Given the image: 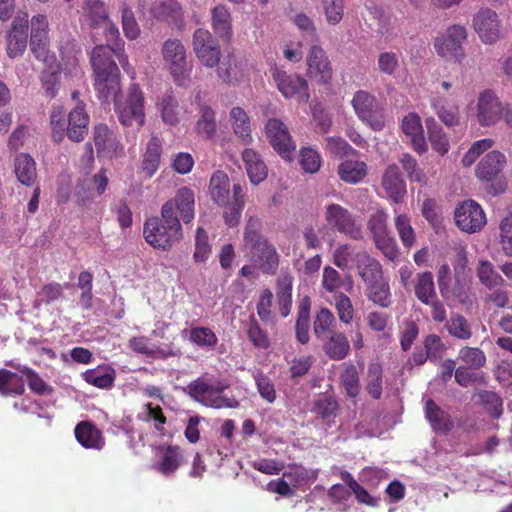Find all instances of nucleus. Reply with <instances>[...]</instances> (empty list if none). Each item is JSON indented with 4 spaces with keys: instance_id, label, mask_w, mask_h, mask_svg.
<instances>
[{
    "instance_id": "9",
    "label": "nucleus",
    "mask_w": 512,
    "mask_h": 512,
    "mask_svg": "<svg viewBox=\"0 0 512 512\" xmlns=\"http://www.w3.org/2000/svg\"><path fill=\"white\" fill-rule=\"evenodd\" d=\"M466 39V28L462 25H452L437 35L434 40V49L446 60L461 62L464 58L463 44Z\"/></svg>"
},
{
    "instance_id": "22",
    "label": "nucleus",
    "mask_w": 512,
    "mask_h": 512,
    "mask_svg": "<svg viewBox=\"0 0 512 512\" xmlns=\"http://www.w3.org/2000/svg\"><path fill=\"white\" fill-rule=\"evenodd\" d=\"M307 75L319 84L329 83L332 79V67L325 51L318 45H313L306 57Z\"/></svg>"
},
{
    "instance_id": "26",
    "label": "nucleus",
    "mask_w": 512,
    "mask_h": 512,
    "mask_svg": "<svg viewBox=\"0 0 512 512\" xmlns=\"http://www.w3.org/2000/svg\"><path fill=\"white\" fill-rule=\"evenodd\" d=\"M108 183L109 179L104 169L93 175L90 188H87L84 182H79L75 188L77 202L82 206L91 203L95 196H101L106 191Z\"/></svg>"
},
{
    "instance_id": "58",
    "label": "nucleus",
    "mask_w": 512,
    "mask_h": 512,
    "mask_svg": "<svg viewBox=\"0 0 512 512\" xmlns=\"http://www.w3.org/2000/svg\"><path fill=\"white\" fill-rule=\"evenodd\" d=\"M341 479L348 485V487L353 491L357 500L360 503L375 506L377 504V499L373 498L368 491L363 488L347 471H342L340 473Z\"/></svg>"
},
{
    "instance_id": "10",
    "label": "nucleus",
    "mask_w": 512,
    "mask_h": 512,
    "mask_svg": "<svg viewBox=\"0 0 512 512\" xmlns=\"http://www.w3.org/2000/svg\"><path fill=\"white\" fill-rule=\"evenodd\" d=\"M270 73L277 89L286 99L294 98L298 103L308 102V83L303 77L288 74L277 65L271 66Z\"/></svg>"
},
{
    "instance_id": "51",
    "label": "nucleus",
    "mask_w": 512,
    "mask_h": 512,
    "mask_svg": "<svg viewBox=\"0 0 512 512\" xmlns=\"http://www.w3.org/2000/svg\"><path fill=\"white\" fill-rule=\"evenodd\" d=\"M24 390V380L21 376L5 369L0 370V393L2 395H20Z\"/></svg>"
},
{
    "instance_id": "8",
    "label": "nucleus",
    "mask_w": 512,
    "mask_h": 512,
    "mask_svg": "<svg viewBox=\"0 0 512 512\" xmlns=\"http://www.w3.org/2000/svg\"><path fill=\"white\" fill-rule=\"evenodd\" d=\"M507 158L499 150L487 152L475 167V177L485 186L487 192L493 196L504 191L502 186L495 185V181L503 172Z\"/></svg>"
},
{
    "instance_id": "11",
    "label": "nucleus",
    "mask_w": 512,
    "mask_h": 512,
    "mask_svg": "<svg viewBox=\"0 0 512 512\" xmlns=\"http://www.w3.org/2000/svg\"><path fill=\"white\" fill-rule=\"evenodd\" d=\"M115 103L119 120L124 126L141 127L144 124V96L137 84H131L124 102Z\"/></svg>"
},
{
    "instance_id": "33",
    "label": "nucleus",
    "mask_w": 512,
    "mask_h": 512,
    "mask_svg": "<svg viewBox=\"0 0 512 512\" xmlns=\"http://www.w3.org/2000/svg\"><path fill=\"white\" fill-rule=\"evenodd\" d=\"M94 143L99 154L111 157L122 151V146L117 141L114 133L104 124L95 127Z\"/></svg>"
},
{
    "instance_id": "47",
    "label": "nucleus",
    "mask_w": 512,
    "mask_h": 512,
    "mask_svg": "<svg viewBox=\"0 0 512 512\" xmlns=\"http://www.w3.org/2000/svg\"><path fill=\"white\" fill-rule=\"evenodd\" d=\"M129 347L136 353L151 358H167L174 355L172 351H166L153 345L149 338L138 336L129 340Z\"/></svg>"
},
{
    "instance_id": "4",
    "label": "nucleus",
    "mask_w": 512,
    "mask_h": 512,
    "mask_svg": "<svg viewBox=\"0 0 512 512\" xmlns=\"http://www.w3.org/2000/svg\"><path fill=\"white\" fill-rule=\"evenodd\" d=\"M163 66L177 86H187L193 69L184 44L179 39H168L162 44Z\"/></svg>"
},
{
    "instance_id": "39",
    "label": "nucleus",
    "mask_w": 512,
    "mask_h": 512,
    "mask_svg": "<svg viewBox=\"0 0 512 512\" xmlns=\"http://www.w3.org/2000/svg\"><path fill=\"white\" fill-rule=\"evenodd\" d=\"M184 461V455L179 447L168 446L162 450V455L156 469L165 476L172 475Z\"/></svg>"
},
{
    "instance_id": "34",
    "label": "nucleus",
    "mask_w": 512,
    "mask_h": 512,
    "mask_svg": "<svg viewBox=\"0 0 512 512\" xmlns=\"http://www.w3.org/2000/svg\"><path fill=\"white\" fill-rule=\"evenodd\" d=\"M75 437L77 441L87 449L103 448L105 442L101 431L92 423L83 421L75 427Z\"/></svg>"
},
{
    "instance_id": "42",
    "label": "nucleus",
    "mask_w": 512,
    "mask_h": 512,
    "mask_svg": "<svg viewBox=\"0 0 512 512\" xmlns=\"http://www.w3.org/2000/svg\"><path fill=\"white\" fill-rule=\"evenodd\" d=\"M394 226L403 246L406 248L413 247L416 243V232L412 227L410 217L407 214L401 213L395 209Z\"/></svg>"
},
{
    "instance_id": "1",
    "label": "nucleus",
    "mask_w": 512,
    "mask_h": 512,
    "mask_svg": "<svg viewBox=\"0 0 512 512\" xmlns=\"http://www.w3.org/2000/svg\"><path fill=\"white\" fill-rule=\"evenodd\" d=\"M30 30V47L34 56L46 65L42 81L46 93L54 97L57 90V83L61 73V67L56 63V58L49 52V23L43 14L32 17Z\"/></svg>"
},
{
    "instance_id": "29",
    "label": "nucleus",
    "mask_w": 512,
    "mask_h": 512,
    "mask_svg": "<svg viewBox=\"0 0 512 512\" xmlns=\"http://www.w3.org/2000/svg\"><path fill=\"white\" fill-rule=\"evenodd\" d=\"M232 200L227 204H220L224 208L223 218L225 223L230 227L238 225L242 210L246 201V194L241 184H234L232 188Z\"/></svg>"
},
{
    "instance_id": "50",
    "label": "nucleus",
    "mask_w": 512,
    "mask_h": 512,
    "mask_svg": "<svg viewBox=\"0 0 512 512\" xmlns=\"http://www.w3.org/2000/svg\"><path fill=\"white\" fill-rule=\"evenodd\" d=\"M498 245L501 252L512 257V211L507 212L498 223Z\"/></svg>"
},
{
    "instance_id": "3",
    "label": "nucleus",
    "mask_w": 512,
    "mask_h": 512,
    "mask_svg": "<svg viewBox=\"0 0 512 512\" xmlns=\"http://www.w3.org/2000/svg\"><path fill=\"white\" fill-rule=\"evenodd\" d=\"M64 116L65 112L62 107L58 106L53 108L50 116L53 140L61 142L65 137V133L72 141L80 142L84 140L88 132L89 122L88 115L84 111V108L78 105L69 113L67 127Z\"/></svg>"
},
{
    "instance_id": "27",
    "label": "nucleus",
    "mask_w": 512,
    "mask_h": 512,
    "mask_svg": "<svg viewBox=\"0 0 512 512\" xmlns=\"http://www.w3.org/2000/svg\"><path fill=\"white\" fill-rule=\"evenodd\" d=\"M217 76L224 83L236 84L246 76V62L234 54H228L217 66Z\"/></svg>"
},
{
    "instance_id": "55",
    "label": "nucleus",
    "mask_w": 512,
    "mask_h": 512,
    "mask_svg": "<svg viewBox=\"0 0 512 512\" xmlns=\"http://www.w3.org/2000/svg\"><path fill=\"white\" fill-rule=\"evenodd\" d=\"M212 253V246L204 228L198 227L195 236V250L193 259L197 263L206 262Z\"/></svg>"
},
{
    "instance_id": "14",
    "label": "nucleus",
    "mask_w": 512,
    "mask_h": 512,
    "mask_svg": "<svg viewBox=\"0 0 512 512\" xmlns=\"http://www.w3.org/2000/svg\"><path fill=\"white\" fill-rule=\"evenodd\" d=\"M456 226L463 232L473 234L480 232L487 224V217L482 206L469 199L457 205L454 211Z\"/></svg>"
},
{
    "instance_id": "28",
    "label": "nucleus",
    "mask_w": 512,
    "mask_h": 512,
    "mask_svg": "<svg viewBox=\"0 0 512 512\" xmlns=\"http://www.w3.org/2000/svg\"><path fill=\"white\" fill-rule=\"evenodd\" d=\"M229 124L242 144L249 145L253 142L251 119L242 107L235 106L230 110Z\"/></svg>"
},
{
    "instance_id": "49",
    "label": "nucleus",
    "mask_w": 512,
    "mask_h": 512,
    "mask_svg": "<svg viewBox=\"0 0 512 512\" xmlns=\"http://www.w3.org/2000/svg\"><path fill=\"white\" fill-rule=\"evenodd\" d=\"M425 412L426 417L434 430L445 432L450 430L452 427V422L448 413L441 410L433 400H427Z\"/></svg>"
},
{
    "instance_id": "43",
    "label": "nucleus",
    "mask_w": 512,
    "mask_h": 512,
    "mask_svg": "<svg viewBox=\"0 0 512 512\" xmlns=\"http://www.w3.org/2000/svg\"><path fill=\"white\" fill-rule=\"evenodd\" d=\"M323 348L329 358L333 360H342L348 355L350 351V344L343 333L334 332L324 343Z\"/></svg>"
},
{
    "instance_id": "7",
    "label": "nucleus",
    "mask_w": 512,
    "mask_h": 512,
    "mask_svg": "<svg viewBox=\"0 0 512 512\" xmlns=\"http://www.w3.org/2000/svg\"><path fill=\"white\" fill-rule=\"evenodd\" d=\"M143 234L152 247L168 250L183 238V229L179 219L151 217L144 224Z\"/></svg>"
},
{
    "instance_id": "56",
    "label": "nucleus",
    "mask_w": 512,
    "mask_h": 512,
    "mask_svg": "<svg viewBox=\"0 0 512 512\" xmlns=\"http://www.w3.org/2000/svg\"><path fill=\"white\" fill-rule=\"evenodd\" d=\"M321 7L326 22L331 26L338 25L344 17V0H321Z\"/></svg>"
},
{
    "instance_id": "38",
    "label": "nucleus",
    "mask_w": 512,
    "mask_h": 512,
    "mask_svg": "<svg viewBox=\"0 0 512 512\" xmlns=\"http://www.w3.org/2000/svg\"><path fill=\"white\" fill-rule=\"evenodd\" d=\"M432 109L440 121L447 127H455L461 123L460 109L457 105L450 104L440 99H433Z\"/></svg>"
},
{
    "instance_id": "30",
    "label": "nucleus",
    "mask_w": 512,
    "mask_h": 512,
    "mask_svg": "<svg viewBox=\"0 0 512 512\" xmlns=\"http://www.w3.org/2000/svg\"><path fill=\"white\" fill-rule=\"evenodd\" d=\"M242 160L245 164L248 178L253 185H258L267 178V166L254 149H244L242 152Z\"/></svg>"
},
{
    "instance_id": "46",
    "label": "nucleus",
    "mask_w": 512,
    "mask_h": 512,
    "mask_svg": "<svg viewBox=\"0 0 512 512\" xmlns=\"http://www.w3.org/2000/svg\"><path fill=\"white\" fill-rule=\"evenodd\" d=\"M212 27L221 39L229 40L231 38V17L224 5H217L212 9Z\"/></svg>"
},
{
    "instance_id": "45",
    "label": "nucleus",
    "mask_w": 512,
    "mask_h": 512,
    "mask_svg": "<svg viewBox=\"0 0 512 512\" xmlns=\"http://www.w3.org/2000/svg\"><path fill=\"white\" fill-rule=\"evenodd\" d=\"M475 271L481 284L488 289L501 286L504 283L503 277L499 274L493 263L489 260L480 259Z\"/></svg>"
},
{
    "instance_id": "5",
    "label": "nucleus",
    "mask_w": 512,
    "mask_h": 512,
    "mask_svg": "<svg viewBox=\"0 0 512 512\" xmlns=\"http://www.w3.org/2000/svg\"><path fill=\"white\" fill-rule=\"evenodd\" d=\"M228 384L217 379L198 378L191 382L188 394L197 402L211 408H236L239 403L235 398L223 395Z\"/></svg>"
},
{
    "instance_id": "31",
    "label": "nucleus",
    "mask_w": 512,
    "mask_h": 512,
    "mask_svg": "<svg viewBox=\"0 0 512 512\" xmlns=\"http://www.w3.org/2000/svg\"><path fill=\"white\" fill-rule=\"evenodd\" d=\"M162 155V140L152 135L146 144L145 151L142 156L141 169L145 176L152 177L160 166Z\"/></svg>"
},
{
    "instance_id": "35",
    "label": "nucleus",
    "mask_w": 512,
    "mask_h": 512,
    "mask_svg": "<svg viewBox=\"0 0 512 512\" xmlns=\"http://www.w3.org/2000/svg\"><path fill=\"white\" fill-rule=\"evenodd\" d=\"M14 172L18 181L25 186H32L37 179L36 163L27 153L15 157Z\"/></svg>"
},
{
    "instance_id": "15",
    "label": "nucleus",
    "mask_w": 512,
    "mask_h": 512,
    "mask_svg": "<svg viewBox=\"0 0 512 512\" xmlns=\"http://www.w3.org/2000/svg\"><path fill=\"white\" fill-rule=\"evenodd\" d=\"M192 49L196 58L204 67L215 68L219 65L221 48L208 30L199 28L194 32Z\"/></svg>"
},
{
    "instance_id": "52",
    "label": "nucleus",
    "mask_w": 512,
    "mask_h": 512,
    "mask_svg": "<svg viewBox=\"0 0 512 512\" xmlns=\"http://www.w3.org/2000/svg\"><path fill=\"white\" fill-rule=\"evenodd\" d=\"M121 22L124 35L129 40H135L140 35V27L135 19L131 7L124 1H120Z\"/></svg>"
},
{
    "instance_id": "40",
    "label": "nucleus",
    "mask_w": 512,
    "mask_h": 512,
    "mask_svg": "<svg viewBox=\"0 0 512 512\" xmlns=\"http://www.w3.org/2000/svg\"><path fill=\"white\" fill-rule=\"evenodd\" d=\"M162 121L166 125L175 126L180 122L181 108L172 94L164 95L157 103Z\"/></svg>"
},
{
    "instance_id": "44",
    "label": "nucleus",
    "mask_w": 512,
    "mask_h": 512,
    "mask_svg": "<svg viewBox=\"0 0 512 512\" xmlns=\"http://www.w3.org/2000/svg\"><path fill=\"white\" fill-rule=\"evenodd\" d=\"M366 391L375 399H379L383 390V368L377 361L369 363L365 374Z\"/></svg>"
},
{
    "instance_id": "18",
    "label": "nucleus",
    "mask_w": 512,
    "mask_h": 512,
    "mask_svg": "<svg viewBox=\"0 0 512 512\" xmlns=\"http://www.w3.org/2000/svg\"><path fill=\"white\" fill-rule=\"evenodd\" d=\"M351 105L357 117L375 131H380L385 126L382 113L376 109V98L365 90L354 93Z\"/></svg>"
},
{
    "instance_id": "41",
    "label": "nucleus",
    "mask_w": 512,
    "mask_h": 512,
    "mask_svg": "<svg viewBox=\"0 0 512 512\" xmlns=\"http://www.w3.org/2000/svg\"><path fill=\"white\" fill-rule=\"evenodd\" d=\"M83 378L87 383L97 388L106 389L113 385L115 371L109 366L100 365L84 372Z\"/></svg>"
},
{
    "instance_id": "25",
    "label": "nucleus",
    "mask_w": 512,
    "mask_h": 512,
    "mask_svg": "<svg viewBox=\"0 0 512 512\" xmlns=\"http://www.w3.org/2000/svg\"><path fill=\"white\" fill-rule=\"evenodd\" d=\"M381 187L388 199L395 203L402 201L406 194V184L396 164H390L385 169L381 179Z\"/></svg>"
},
{
    "instance_id": "21",
    "label": "nucleus",
    "mask_w": 512,
    "mask_h": 512,
    "mask_svg": "<svg viewBox=\"0 0 512 512\" xmlns=\"http://www.w3.org/2000/svg\"><path fill=\"white\" fill-rule=\"evenodd\" d=\"M28 14L19 11L13 19L12 27L7 35V54L10 58L21 56L27 47Z\"/></svg>"
},
{
    "instance_id": "32",
    "label": "nucleus",
    "mask_w": 512,
    "mask_h": 512,
    "mask_svg": "<svg viewBox=\"0 0 512 512\" xmlns=\"http://www.w3.org/2000/svg\"><path fill=\"white\" fill-rule=\"evenodd\" d=\"M194 132L197 136L206 140H210L216 135V112L210 105L202 104L199 106Z\"/></svg>"
},
{
    "instance_id": "19",
    "label": "nucleus",
    "mask_w": 512,
    "mask_h": 512,
    "mask_svg": "<svg viewBox=\"0 0 512 512\" xmlns=\"http://www.w3.org/2000/svg\"><path fill=\"white\" fill-rule=\"evenodd\" d=\"M473 28L485 44H494L503 36V27L498 13L488 7H483L475 13Z\"/></svg>"
},
{
    "instance_id": "57",
    "label": "nucleus",
    "mask_w": 512,
    "mask_h": 512,
    "mask_svg": "<svg viewBox=\"0 0 512 512\" xmlns=\"http://www.w3.org/2000/svg\"><path fill=\"white\" fill-rule=\"evenodd\" d=\"M340 378L347 395L356 397L360 391V384L358 370L355 365H346Z\"/></svg>"
},
{
    "instance_id": "53",
    "label": "nucleus",
    "mask_w": 512,
    "mask_h": 512,
    "mask_svg": "<svg viewBox=\"0 0 512 512\" xmlns=\"http://www.w3.org/2000/svg\"><path fill=\"white\" fill-rule=\"evenodd\" d=\"M368 297L381 307H388L391 303V293L388 281L384 278L368 286Z\"/></svg>"
},
{
    "instance_id": "20",
    "label": "nucleus",
    "mask_w": 512,
    "mask_h": 512,
    "mask_svg": "<svg viewBox=\"0 0 512 512\" xmlns=\"http://www.w3.org/2000/svg\"><path fill=\"white\" fill-rule=\"evenodd\" d=\"M503 102L492 90H484L479 93L476 102V118L480 126L490 127L501 120Z\"/></svg>"
},
{
    "instance_id": "48",
    "label": "nucleus",
    "mask_w": 512,
    "mask_h": 512,
    "mask_svg": "<svg viewBox=\"0 0 512 512\" xmlns=\"http://www.w3.org/2000/svg\"><path fill=\"white\" fill-rule=\"evenodd\" d=\"M415 295L423 304H429L437 297L433 276L430 272L417 274L415 279Z\"/></svg>"
},
{
    "instance_id": "37",
    "label": "nucleus",
    "mask_w": 512,
    "mask_h": 512,
    "mask_svg": "<svg viewBox=\"0 0 512 512\" xmlns=\"http://www.w3.org/2000/svg\"><path fill=\"white\" fill-rule=\"evenodd\" d=\"M428 130V139L432 149L441 156L448 153L450 149L449 138L442 126H440L434 118L426 119Z\"/></svg>"
},
{
    "instance_id": "60",
    "label": "nucleus",
    "mask_w": 512,
    "mask_h": 512,
    "mask_svg": "<svg viewBox=\"0 0 512 512\" xmlns=\"http://www.w3.org/2000/svg\"><path fill=\"white\" fill-rule=\"evenodd\" d=\"M446 327L449 334L458 339L467 340L472 335L470 325L461 315L452 316L451 319L447 322Z\"/></svg>"
},
{
    "instance_id": "12",
    "label": "nucleus",
    "mask_w": 512,
    "mask_h": 512,
    "mask_svg": "<svg viewBox=\"0 0 512 512\" xmlns=\"http://www.w3.org/2000/svg\"><path fill=\"white\" fill-rule=\"evenodd\" d=\"M387 220L388 214L384 210H377L369 217L367 228L372 234L377 248L389 260H394L398 256V248L395 239L388 231Z\"/></svg>"
},
{
    "instance_id": "62",
    "label": "nucleus",
    "mask_w": 512,
    "mask_h": 512,
    "mask_svg": "<svg viewBox=\"0 0 512 512\" xmlns=\"http://www.w3.org/2000/svg\"><path fill=\"white\" fill-rule=\"evenodd\" d=\"M360 275L368 286L384 279L379 262L368 256H365V264L360 270Z\"/></svg>"
},
{
    "instance_id": "16",
    "label": "nucleus",
    "mask_w": 512,
    "mask_h": 512,
    "mask_svg": "<svg viewBox=\"0 0 512 512\" xmlns=\"http://www.w3.org/2000/svg\"><path fill=\"white\" fill-rule=\"evenodd\" d=\"M324 219L327 225L353 239L361 238L362 231L351 212L340 204L328 202L324 206Z\"/></svg>"
},
{
    "instance_id": "64",
    "label": "nucleus",
    "mask_w": 512,
    "mask_h": 512,
    "mask_svg": "<svg viewBox=\"0 0 512 512\" xmlns=\"http://www.w3.org/2000/svg\"><path fill=\"white\" fill-rule=\"evenodd\" d=\"M337 408L338 404L334 398L322 395L316 400L314 411L322 419L329 420L335 416Z\"/></svg>"
},
{
    "instance_id": "63",
    "label": "nucleus",
    "mask_w": 512,
    "mask_h": 512,
    "mask_svg": "<svg viewBox=\"0 0 512 512\" xmlns=\"http://www.w3.org/2000/svg\"><path fill=\"white\" fill-rule=\"evenodd\" d=\"M189 339L198 346L214 347L217 344V336L207 327H195L191 329Z\"/></svg>"
},
{
    "instance_id": "36",
    "label": "nucleus",
    "mask_w": 512,
    "mask_h": 512,
    "mask_svg": "<svg viewBox=\"0 0 512 512\" xmlns=\"http://www.w3.org/2000/svg\"><path fill=\"white\" fill-rule=\"evenodd\" d=\"M209 192L211 199L217 204H227L232 200L230 190V180L226 173L222 171L215 172L209 184Z\"/></svg>"
},
{
    "instance_id": "2",
    "label": "nucleus",
    "mask_w": 512,
    "mask_h": 512,
    "mask_svg": "<svg viewBox=\"0 0 512 512\" xmlns=\"http://www.w3.org/2000/svg\"><path fill=\"white\" fill-rule=\"evenodd\" d=\"M90 62L94 72V87L99 97L105 101H116L121 91L120 71L109 49L96 46L92 50Z\"/></svg>"
},
{
    "instance_id": "54",
    "label": "nucleus",
    "mask_w": 512,
    "mask_h": 512,
    "mask_svg": "<svg viewBox=\"0 0 512 512\" xmlns=\"http://www.w3.org/2000/svg\"><path fill=\"white\" fill-rule=\"evenodd\" d=\"M494 145L491 138H483L473 142L470 148L466 151L461 159V164L464 167L472 166L476 160L485 152L490 150Z\"/></svg>"
},
{
    "instance_id": "23",
    "label": "nucleus",
    "mask_w": 512,
    "mask_h": 512,
    "mask_svg": "<svg viewBox=\"0 0 512 512\" xmlns=\"http://www.w3.org/2000/svg\"><path fill=\"white\" fill-rule=\"evenodd\" d=\"M400 128L406 142L416 153L422 155L428 151L422 120L417 113L410 112L405 115L401 120Z\"/></svg>"
},
{
    "instance_id": "6",
    "label": "nucleus",
    "mask_w": 512,
    "mask_h": 512,
    "mask_svg": "<svg viewBox=\"0 0 512 512\" xmlns=\"http://www.w3.org/2000/svg\"><path fill=\"white\" fill-rule=\"evenodd\" d=\"M244 248L249 252L251 259L258 263L266 272H273L279 262L275 248L258 233V223L250 219L244 231Z\"/></svg>"
},
{
    "instance_id": "59",
    "label": "nucleus",
    "mask_w": 512,
    "mask_h": 512,
    "mask_svg": "<svg viewBox=\"0 0 512 512\" xmlns=\"http://www.w3.org/2000/svg\"><path fill=\"white\" fill-rule=\"evenodd\" d=\"M377 66L380 73L392 76L400 67L399 55L393 51L380 52L377 57Z\"/></svg>"
},
{
    "instance_id": "61",
    "label": "nucleus",
    "mask_w": 512,
    "mask_h": 512,
    "mask_svg": "<svg viewBox=\"0 0 512 512\" xmlns=\"http://www.w3.org/2000/svg\"><path fill=\"white\" fill-rule=\"evenodd\" d=\"M300 165L305 172L316 173L321 166V156L316 150L303 147L300 150Z\"/></svg>"
},
{
    "instance_id": "13",
    "label": "nucleus",
    "mask_w": 512,
    "mask_h": 512,
    "mask_svg": "<svg viewBox=\"0 0 512 512\" xmlns=\"http://www.w3.org/2000/svg\"><path fill=\"white\" fill-rule=\"evenodd\" d=\"M161 216L182 220L184 224L192 222L195 216L194 192L188 187L179 188L175 196L162 205Z\"/></svg>"
},
{
    "instance_id": "24",
    "label": "nucleus",
    "mask_w": 512,
    "mask_h": 512,
    "mask_svg": "<svg viewBox=\"0 0 512 512\" xmlns=\"http://www.w3.org/2000/svg\"><path fill=\"white\" fill-rule=\"evenodd\" d=\"M369 173L368 165L365 161L356 156H348L338 164L337 175L345 184L357 185L362 183Z\"/></svg>"
},
{
    "instance_id": "17",
    "label": "nucleus",
    "mask_w": 512,
    "mask_h": 512,
    "mask_svg": "<svg viewBox=\"0 0 512 512\" xmlns=\"http://www.w3.org/2000/svg\"><path fill=\"white\" fill-rule=\"evenodd\" d=\"M265 134L273 149L285 160H291L296 150L287 125L278 118H270L265 124Z\"/></svg>"
}]
</instances>
